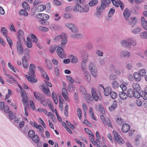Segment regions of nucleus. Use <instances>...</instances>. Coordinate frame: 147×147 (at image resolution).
<instances>
[{"mask_svg":"<svg viewBox=\"0 0 147 147\" xmlns=\"http://www.w3.org/2000/svg\"><path fill=\"white\" fill-rule=\"evenodd\" d=\"M37 111H38L40 112H43L45 114L47 115V111L46 110L44 109L43 108H38L37 110Z\"/></svg>","mask_w":147,"mask_h":147,"instance_id":"60","label":"nucleus"},{"mask_svg":"<svg viewBox=\"0 0 147 147\" xmlns=\"http://www.w3.org/2000/svg\"><path fill=\"white\" fill-rule=\"evenodd\" d=\"M66 77L68 80L71 83H73L74 82V81L71 77L69 76H66Z\"/></svg>","mask_w":147,"mask_h":147,"instance_id":"62","label":"nucleus"},{"mask_svg":"<svg viewBox=\"0 0 147 147\" xmlns=\"http://www.w3.org/2000/svg\"><path fill=\"white\" fill-rule=\"evenodd\" d=\"M134 96L136 98H140V96H141V95H140V92H139L138 91H134Z\"/></svg>","mask_w":147,"mask_h":147,"instance_id":"59","label":"nucleus"},{"mask_svg":"<svg viewBox=\"0 0 147 147\" xmlns=\"http://www.w3.org/2000/svg\"><path fill=\"white\" fill-rule=\"evenodd\" d=\"M107 7L106 5L103 1L101 0L100 5L99 7H97L96 8V12L94 14V15L98 18H101L102 17V13L103 12V10H104Z\"/></svg>","mask_w":147,"mask_h":147,"instance_id":"1","label":"nucleus"},{"mask_svg":"<svg viewBox=\"0 0 147 147\" xmlns=\"http://www.w3.org/2000/svg\"><path fill=\"white\" fill-rule=\"evenodd\" d=\"M98 0H91L88 3V5L90 7L96 5L98 3Z\"/></svg>","mask_w":147,"mask_h":147,"instance_id":"22","label":"nucleus"},{"mask_svg":"<svg viewBox=\"0 0 147 147\" xmlns=\"http://www.w3.org/2000/svg\"><path fill=\"white\" fill-rule=\"evenodd\" d=\"M110 95L111 96V97L113 99L116 98L117 96V94L114 91L112 92Z\"/></svg>","mask_w":147,"mask_h":147,"instance_id":"46","label":"nucleus"},{"mask_svg":"<svg viewBox=\"0 0 147 147\" xmlns=\"http://www.w3.org/2000/svg\"><path fill=\"white\" fill-rule=\"evenodd\" d=\"M141 96L145 100H147V93L145 91L142 90L140 92Z\"/></svg>","mask_w":147,"mask_h":147,"instance_id":"30","label":"nucleus"},{"mask_svg":"<svg viewBox=\"0 0 147 147\" xmlns=\"http://www.w3.org/2000/svg\"><path fill=\"white\" fill-rule=\"evenodd\" d=\"M22 7L25 9V10L28 11L30 10V7L28 4L25 1L24 2L22 3Z\"/></svg>","mask_w":147,"mask_h":147,"instance_id":"24","label":"nucleus"},{"mask_svg":"<svg viewBox=\"0 0 147 147\" xmlns=\"http://www.w3.org/2000/svg\"><path fill=\"white\" fill-rule=\"evenodd\" d=\"M121 43L123 46H125L126 48H131L128 38L126 40H122L121 42Z\"/></svg>","mask_w":147,"mask_h":147,"instance_id":"10","label":"nucleus"},{"mask_svg":"<svg viewBox=\"0 0 147 147\" xmlns=\"http://www.w3.org/2000/svg\"><path fill=\"white\" fill-rule=\"evenodd\" d=\"M141 23L144 28L147 30V22L146 21L141 22Z\"/></svg>","mask_w":147,"mask_h":147,"instance_id":"52","label":"nucleus"},{"mask_svg":"<svg viewBox=\"0 0 147 147\" xmlns=\"http://www.w3.org/2000/svg\"><path fill=\"white\" fill-rule=\"evenodd\" d=\"M19 13L20 15L24 16L25 17L27 16L28 15V14L27 11L23 9L20 10L19 12Z\"/></svg>","mask_w":147,"mask_h":147,"instance_id":"31","label":"nucleus"},{"mask_svg":"<svg viewBox=\"0 0 147 147\" xmlns=\"http://www.w3.org/2000/svg\"><path fill=\"white\" fill-rule=\"evenodd\" d=\"M112 85L113 86V87L114 88H115L118 87L119 84L117 81H114L112 82Z\"/></svg>","mask_w":147,"mask_h":147,"instance_id":"49","label":"nucleus"},{"mask_svg":"<svg viewBox=\"0 0 147 147\" xmlns=\"http://www.w3.org/2000/svg\"><path fill=\"white\" fill-rule=\"evenodd\" d=\"M24 32L22 30H19L17 32V38L19 40L23 38Z\"/></svg>","mask_w":147,"mask_h":147,"instance_id":"21","label":"nucleus"},{"mask_svg":"<svg viewBox=\"0 0 147 147\" xmlns=\"http://www.w3.org/2000/svg\"><path fill=\"white\" fill-rule=\"evenodd\" d=\"M23 66L24 68H27L28 67V62L26 59V56H24L22 59Z\"/></svg>","mask_w":147,"mask_h":147,"instance_id":"14","label":"nucleus"},{"mask_svg":"<svg viewBox=\"0 0 147 147\" xmlns=\"http://www.w3.org/2000/svg\"><path fill=\"white\" fill-rule=\"evenodd\" d=\"M40 19L41 20L39 21V22L41 24L45 26L49 24V22L46 20L44 19L43 18H40Z\"/></svg>","mask_w":147,"mask_h":147,"instance_id":"26","label":"nucleus"},{"mask_svg":"<svg viewBox=\"0 0 147 147\" xmlns=\"http://www.w3.org/2000/svg\"><path fill=\"white\" fill-rule=\"evenodd\" d=\"M26 78L30 82H32L34 83H35L37 82L38 80L36 78H33L32 76H28V77H26Z\"/></svg>","mask_w":147,"mask_h":147,"instance_id":"35","label":"nucleus"},{"mask_svg":"<svg viewBox=\"0 0 147 147\" xmlns=\"http://www.w3.org/2000/svg\"><path fill=\"white\" fill-rule=\"evenodd\" d=\"M80 13L87 12L89 10V7L88 5L85 4L84 7L81 5Z\"/></svg>","mask_w":147,"mask_h":147,"instance_id":"11","label":"nucleus"},{"mask_svg":"<svg viewBox=\"0 0 147 147\" xmlns=\"http://www.w3.org/2000/svg\"><path fill=\"white\" fill-rule=\"evenodd\" d=\"M141 29L140 27H138L135 29L132 30V32L135 34H137L141 31Z\"/></svg>","mask_w":147,"mask_h":147,"instance_id":"40","label":"nucleus"},{"mask_svg":"<svg viewBox=\"0 0 147 147\" xmlns=\"http://www.w3.org/2000/svg\"><path fill=\"white\" fill-rule=\"evenodd\" d=\"M98 108L99 111L101 113L103 114H104L105 113V111L102 105L101 104L98 105Z\"/></svg>","mask_w":147,"mask_h":147,"instance_id":"39","label":"nucleus"},{"mask_svg":"<svg viewBox=\"0 0 147 147\" xmlns=\"http://www.w3.org/2000/svg\"><path fill=\"white\" fill-rule=\"evenodd\" d=\"M138 74L141 77H143L145 76L146 71L144 69H141L139 71Z\"/></svg>","mask_w":147,"mask_h":147,"instance_id":"41","label":"nucleus"},{"mask_svg":"<svg viewBox=\"0 0 147 147\" xmlns=\"http://www.w3.org/2000/svg\"><path fill=\"white\" fill-rule=\"evenodd\" d=\"M140 36L143 38H147V32L144 31L142 32L140 34Z\"/></svg>","mask_w":147,"mask_h":147,"instance_id":"43","label":"nucleus"},{"mask_svg":"<svg viewBox=\"0 0 147 147\" xmlns=\"http://www.w3.org/2000/svg\"><path fill=\"white\" fill-rule=\"evenodd\" d=\"M119 96L123 100H126L128 97L127 94L124 91L120 92L119 93Z\"/></svg>","mask_w":147,"mask_h":147,"instance_id":"15","label":"nucleus"},{"mask_svg":"<svg viewBox=\"0 0 147 147\" xmlns=\"http://www.w3.org/2000/svg\"><path fill=\"white\" fill-rule=\"evenodd\" d=\"M104 89V95L105 96H108L110 95V94L112 92L111 88L109 86L107 87Z\"/></svg>","mask_w":147,"mask_h":147,"instance_id":"17","label":"nucleus"},{"mask_svg":"<svg viewBox=\"0 0 147 147\" xmlns=\"http://www.w3.org/2000/svg\"><path fill=\"white\" fill-rule=\"evenodd\" d=\"M129 42L130 43V45H132L133 46H135L136 45V41L132 38H128Z\"/></svg>","mask_w":147,"mask_h":147,"instance_id":"28","label":"nucleus"},{"mask_svg":"<svg viewBox=\"0 0 147 147\" xmlns=\"http://www.w3.org/2000/svg\"><path fill=\"white\" fill-rule=\"evenodd\" d=\"M46 7L45 5H40L37 7V9L39 12L43 11L46 9Z\"/></svg>","mask_w":147,"mask_h":147,"instance_id":"36","label":"nucleus"},{"mask_svg":"<svg viewBox=\"0 0 147 147\" xmlns=\"http://www.w3.org/2000/svg\"><path fill=\"white\" fill-rule=\"evenodd\" d=\"M90 71L91 74L94 77H96L97 76L98 74L97 71V69L96 68Z\"/></svg>","mask_w":147,"mask_h":147,"instance_id":"44","label":"nucleus"},{"mask_svg":"<svg viewBox=\"0 0 147 147\" xmlns=\"http://www.w3.org/2000/svg\"><path fill=\"white\" fill-rule=\"evenodd\" d=\"M29 70L30 71V72H28V74L31 76H32L33 78H34L36 77V75H35V70L32 69H29Z\"/></svg>","mask_w":147,"mask_h":147,"instance_id":"34","label":"nucleus"},{"mask_svg":"<svg viewBox=\"0 0 147 147\" xmlns=\"http://www.w3.org/2000/svg\"><path fill=\"white\" fill-rule=\"evenodd\" d=\"M130 125L128 124L125 123L123 125L121 130L124 133H126L128 132L130 129Z\"/></svg>","mask_w":147,"mask_h":147,"instance_id":"9","label":"nucleus"},{"mask_svg":"<svg viewBox=\"0 0 147 147\" xmlns=\"http://www.w3.org/2000/svg\"><path fill=\"white\" fill-rule=\"evenodd\" d=\"M60 39L61 45H65L67 42V36L65 33H63L61 35H58L55 38L54 40L57 41Z\"/></svg>","mask_w":147,"mask_h":147,"instance_id":"3","label":"nucleus"},{"mask_svg":"<svg viewBox=\"0 0 147 147\" xmlns=\"http://www.w3.org/2000/svg\"><path fill=\"white\" fill-rule=\"evenodd\" d=\"M80 90L82 94L84 95H86V91L85 89L83 86H80Z\"/></svg>","mask_w":147,"mask_h":147,"instance_id":"48","label":"nucleus"},{"mask_svg":"<svg viewBox=\"0 0 147 147\" xmlns=\"http://www.w3.org/2000/svg\"><path fill=\"white\" fill-rule=\"evenodd\" d=\"M117 107V102L116 100H114L113 102V103L111 107H109V109L110 111H114Z\"/></svg>","mask_w":147,"mask_h":147,"instance_id":"19","label":"nucleus"},{"mask_svg":"<svg viewBox=\"0 0 147 147\" xmlns=\"http://www.w3.org/2000/svg\"><path fill=\"white\" fill-rule=\"evenodd\" d=\"M3 109L5 112L7 114L10 111L9 110V107L7 105H5L4 108Z\"/></svg>","mask_w":147,"mask_h":147,"instance_id":"61","label":"nucleus"},{"mask_svg":"<svg viewBox=\"0 0 147 147\" xmlns=\"http://www.w3.org/2000/svg\"><path fill=\"white\" fill-rule=\"evenodd\" d=\"M81 5L79 3H77V4L74 7L73 9V11L75 12H80L81 7Z\"/></svg>","mask_w":147,"mask_h":147,"instance_id":"33","label":"nucleus"},{"mask_svg":"<svg viewBox=\"0 0 147 147\" xmlns=\"http://www.w3.org/2000/svg\"><path fill=\"white\" fill-rule=\"evenodd\" d=\"M65 122L67 125L72 129H73L76 128L75 126L68 121H66Z\"/></svg>","mask_w":147,"mask_h":147,"instance_id":"45","label":"nucleus"},{"mask_svg":"<svg viewBox=\"0 0 147 147\" xmlns=\"http://www.w3.org/2000/svg\"><path fill=\"white\" fill-rule=\"evenodd\" d=\"M121 56H123L124 57H128L130 55V53L127 51L121 52Z\"/></svg>","mask_w":147,"mask_h":147,"instance_id":"25","label":"nucleus"},{"mask_svg":"<svg viewBox=\"0 0 147 147\" xmlns=\"http://www.w3.org/2000/svg\"><path fill=\"white\" fill-rule=\"evenodd\" d=\"M131 13V11H130L128 8H126L124 10L123 13V15L124 18L126 20H128L130 17Z\"/></svg>","mask_w":147,"mask_h":147,"instance_id":"6","label":"nucleus"},{"mask_svg":"<svg viewBox=\"0 0 147 147\" xmlns=\"http://www.w3.org/2000/svg\"><path fill=\"white\" fill-rule=\"evenodd\" d=\"M82 36V35L81 34H77L72 35H71V37L75 39H79Z\"/></svg>","mask_w":147,"mask_h":147,"instance_id":"47","label":"nucleus"},{"mask_svg":"<svg viewBox=\"0 0 147 147\" xmlns=\"http://www.w3.org/2000/svg\"><path fill=\"white\" fill-rule=\"evenodd\" d=\"M34 137H35L36 138L33 141L35 143H37V145L38 147H42V142H40V140L38 136L36 134Z\"/></svg>","mask_w":147,"mask_h":147,"instance_id":"13","label":"nucleus"},{"mask_svg":"<svg viewBox=\"0 0 147 147\" xmlns=\"http://www.w3.org/2000/svg\"><path fill=\"white\" fill-rule=\"evenodd\" d=\"M89 68L90 71L92 70L95 69V67L94 64L92 63H90L89 65Z\"/></svg>","mask_w":147,"mask_h":147,"instance_id":"53","label":"nucleus"},{"mask_svg":"<svg viewBox=\"0 0 147 147\" xmlns=\"http://www.w3.org/2000/svg\"><path fill=\"white\" fill-rule=\"evenodd\" d=\"M113 132L115 138L117 142L119 143H121L122 144H123L124 142V141L121 138L119 134L114 130L113 131Z\"/></svg>","mask_w":147,"mask_h":147,"instance_id":"5","label":"nucleus"},{"mask_svg":"<svg viewBox=\"0 0 147 147\" xmlns=\"http://www.w3.org/2000/svg\"><path fill=\"white\" fill-rule=\"evenodd\" d=\"M1 31L3 33V35L5 36H7V30L6 28L4 27H3L1 28Z\"/></svg>","mask_w":147,"mask_h":147,"instance_id":"50","label":"nucleus"},{"mask_svg":"<svg viewBox=\"0 0 147 147\" xmlns=\"http://www.w3.org/2000/svg\"><path fill=\"white\" fill-rule=\"evenodd\" d=\"M57 54L59 57L61 58L65 57V54L64 51L57 52Z\"/></svg>","mask_w":147,"mask_h":147,"instance_id":"42","label":"nucleus"},{"mask_svg":"<svg viewBox=\"0 0 147 147\" xmlns=\"http://www.w3.org/2000/svg\"><path fill=\"white\" fill-rule=\"evenodd\" d=\"M34 131L32 129L30 130L28 132V136L30 138H32V140L33 141L35 139V138H36L35 137H34L36 136V134L35 135Z\"/></svg>","mask_w":147,"mask_h":147,"instance_id":"16","label":"nucleus"},{"mask_svg":"<svg viewBox=\"0 0 147 147\" xmlns=\"http://www.w3.org/2000/svg\"><path fill=\"white\" fill-rule=\"evenodd\" d=\"M41 87L43 88L42 89V91L46 94H48V92H50V90L47 86H46V85H44V84Z\"/></svg>","mask_w":147,"mask_h":147,"instance_id":"29","label":"nucleus"},{"mask_svg":"<svg viewBox=\"0 0 147 147\" xmlns=\"http://www.w3.org/2000/svg\"><path fill=\"white\" fill-rule=\"evenodd\" d=\"M99 95H98L97 93L94 90V89L93 88L91 89V94L93 97V99L96 101H98V100H101V97L100 94L99 92Z\"/></svg>","mask_w":147,"mask_h":147,"instance_id":"4","label":"nucleus"},{"mask_svg":"<svg viewBox=\"0 0 147 147\" xmlns=\"http://www.w3.org/2000/svg\"><path fill=\"white\" fill-rule=\"evenodd\" d=\"M21 40H18L17 43V49L19 53L21 55L23 54L24 51L23 47L21 44Z\"/></svg>","mask_w":147,"mask_h":147,"instance_id":"8","label":"nucleus"},{"mask_svg":"<svg viewBox=\"0 0 147 147\" xmlns=\"http://www.w3.org/2000/svg\"><path fill=\"white\" fill-rule=\"evenodd\" d=\"M65 26L70 28L71 31L73 32H77V28L74 24L67 23L65 24Z\"/></svg>","mask_w":147,"mask_h":147,"instance_id":"7","label":"nucleus"},{"mask_svg":"<svg viewBox=\"0 0 147 147\" xmlns=\"http://www.w3.org/2000/svg\"><path fill=\"white\" fill-rule=\"evenodd\" d=\"M8 113L9 116L11 120H12L14 119L16 117L15 116V113L11 111H10L9 113Z\"/></svg>","mask_w":147,"mask_h":147,"instance_id":"37","label":"nucleus"},{"mask_svg":"<svg viewBox=\"0 0 147 147\" xmlns=\"http://www.w3.org/2000/svg\"><path fill=\"white\" fill-rule=\"evenodd\" d=\"M117 76L115 74H112L110 76L109 79L111 80H113L117 79Z\"/></svg>","mask_w":147,"mask_h":147,"instance_id":"58","label":"nucleus"},{"mask_svg":"<svg viewBox=\"0 0 147 147\" xmlns=\"http://www.w3.org/2000/svg\"><path fill=\"white\" fill-rule=\"evenodd\" d=\"M56 46L55 45L51 46L49 48L50 51L51 53H53L56 48Z\"/></svg>","mask_w":147,"mask_h":147,"instance_id":"55","label":"nucleus"},{"mask_svg":"<svg viewBox=\"0 0 147 147\" xmlns=\"http://www.w3.org/2000/svg\"><path fill=\"white\" fill-rule=\"evenodd\" d=\"M38 120L40 123L45 128H46V126L42 118L40 117H39L38 118Z\"/></svg>","mask_w":147,"mask_h":147,"instance_id":"63","label":"nucleus"},{"mask_svg":"<svg viewBox=\"0 0 147 147\" xmlns=\"http://www.w3.org/2000/svg\"><path fill=\"white\" fill-rule=\"evenodd\" d=\"M134 76L135 80L137 82H139L141 80V77L138 72H135L134 74Z\"/></svg>","mask_w":147,"mask_h":147,"instance_id":"20","label":"nucleus"},{"mask_svg":"<svg viewBox=\"0 0 147 147\" xmlns=\"http://www.w3.org/2000/svg\"><path fill=\"white\" fill-rule=\"evenodd\" d=\"M24 51V54L25 55V56H26V58L27 57H29L30 52V51L29 49L27 48L26 49H25Z\"/></svg>","mask_w":147,"mask_h":147,"instance_id":"56","label":"nucleus"},{"mask_svg":"<svg viewBox=\"0 0 147 147\" xmlns=\"http://www.w3.org/2000/svg\"><path fill=\"white\" fill-rule=\"evenodd\" d=\"M70 58L71 59V62L72 63H76L78 62V60L77 57L74 55H70Z\"/></svg>","mask_w":147,"mask_h":147,"instance_id":"27","label":"nucleus"},{"mask_svg":"<svg viewBox=\"0 0 147 147\" xmlns=\"http://www.w3.org/2000/svg\"><path fill=\"white\" fill-rule=\"evenodd\" d=\"M134 91L133 89L129 88L128 90L127 91V95L130 98H132L134 96Z\"/></svg>","mask_w":147,"mask_h":147,"instance_id":"18","label":"nucleus"},{"mask_svg":"<svg viewBox=\"0 0 147 147\" xmlns=\"http://www.w3.org/2000/svg\"><path fill=\"white\" fill-rule=\"evenodd\" d=\"M115 12V10L114 9L112 8L110 9L108 13V16L109 18L111 17L114 14Z\"/></svg>","mask_w":147,"mask_h":147,"instance_id":"38","label":"nucleus"},{"mask_svg":"<svg viewBox=\"0 0 147 147\" xmlns=\"http://www.w3.org/2000/svg\"><path fill=\"white\" fill-rule=\"evenodd\" d=\"M84 53L85 54V58L86 59H84L83 58V59L82 61V62L83 63V64H84V63H86L87 62V60L88 57V55L87 52L86 51H84Z\"/></svg>","mask_w":147,"mask_h":147,"instance_id":"54","label":"nucleus"},{"mask_svg":"<svg viewBox=\"0 0 147 147\" xmlns=\"http://www.w3.org/2000/svg\"><path fill=\"white\" fill-rule=\"evenodd\" d=\"M38 69L41 72V74L42 75L43 74H46V71L41 68V67L39 66H38Z\"/></svg>","mask_w":147,"mask_h":147,"instance_id":"57","label":"nucleus"},{"mask_svg":"<svg viewBox=\"0 0 147 147\" xmlns=\"http://www.w3.org/2000/svg\"><path fill=\"white\" fill-rule=\"evenodd\" d=\"M45 61L46 62V65L47 67L49 69L51 70L52 68V67L50 61L49 59H45Z\"/></svg>","mask_w":147,"mask_h":147,"instance_id":"32","label":"nucleus"},{"mask_svg":"<svg viewBox=\"0 0 147 147\" xmlns=\"http://www.w3.org/2000/svg\"><path fill=\"white\" fill-rule=\"evenodd\" d=\"M132 87L133 89L135 90V91H139L140 90V87L139 85L137 83H134L133 84Z\"/></svg>","mask_w":147,"mask_h":147,"instance_id":"23","label":"nucleus"},{"mask_svg":"<svg viewBox=\"0 0 147 147\" xmlns=\"http://www.w3.org/2000/svg\"><path fill=\"white\" fill-rule=\"evenodd\" d=\"M38 29L41 31L44 32H47L49 29L48 28L46 27H44L41 26H40L38 27Z\"/></svg>","mask_w":147,"mask_h":147,"instance_id":"51","label":"nucleus"},{"mask_svg":"<svg viewBox=\"0 0 147 147\" xmlns=\"http://www.w3.org/2000/svg\"><path fill=\"white\" fill-rule=\"evenodd\" d=\"M34 94L36 99L39 101L42 105L45 107L47 106V104L45 101V97L44 95L42 94L41 96V94L37 92H34Z\"/></svg>","mask_w":147,"mask_h":147,"instance_id":"2","label":"nucleus"},{"mask_svg":"<svg viewBox=\"0 0 147 147\" xmlns=\"http://www.w3.org/2000/svg\"><path fill=\"white\" fill-rule=\"evenodd\" d=\"M136 19V17L130 18L131 21H128V24L131 26L132 27H133L137 23V21L135 20Z\"/></svg>","mask_w":147,"mask_h":147,"instance_id":"12","label":"nucleus"},{"mask_svg":"<svg viewBox=\"0 0 147 147\" xmlns=\"http://www.w3.org/2000/svg\"><path fill=\"white\" fill-rule=\"evenodd\" d=\"M54 4L56 6H59L61 5L62 3L59 1L57 0H53Z\"/></svg>","mask_w":147,"mask_h":147,"instance_id":"64","label":"nucleus"}]
</instances>
